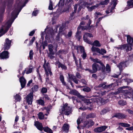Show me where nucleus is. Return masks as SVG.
<instances>
[{"instance_id":"c85d7f7f","label":"nucleus","mask_w":133,"mask_h":133,"mask_svg":"<svg viewBox=\"0 0 133 133\" xmlns=\"http://www.w3.org/2000/svg\"><path fill=\"white\" fill-rule=\"evenodd\" d=\"M125 63L124 62H121L120 63L118 66L120 71L122 70L123 68L125 67Z\"/></svg>"},{"instance_id":"6e6552de","label":"nucleus","mask_w":133,"mask_h":133,"mask_svg":"<svg viewBox=\"0 0 133 133\" xmlns=\"http://www.w3.org/2000/svg\"><path fill=\"white\" fill-rule=\"evenodd\" d=\"M88 37H93V35L91 34L86 33L84 34L83 37V40L85 42L89 44H91V42L87 39Z\"/></svg>"},{"instance_id":"1a4fd4ad","label":"nucleus","mask_w":133,"mask_h":133,"mask_svg":"<svg viewBox=\"0 0 133 133\" xmlns=\"http://www.w3.org/2000/svg\"><path fill=\"white\" fill-rule=\"evenodd\" d=\"M107 128V126H103L95 128L94 130V132H101L104 131Z\"/></svg>"},{"instance_id":"412c9836","label":"nucleus","mask_w":133,"mask_h":133,"mask_svg":"<svg viewBox=\"0 0 133 133\" xmlns=\"http://www.w3.org/2000/svg\"><path fill=\"white\" fill-rule=\"evenodd\" d=\"M112 84H111L110 85H105V83H101V84L98 85V87H102L103 88H110V87H112Z\"/></svg>"},{"instance_id":"a878e982","label":"nucleus","mask_w":133,"mask_h":133,"mask_svg":"<svg viewBox=\"0 0 133 133\" xmlns=\"http://www.w3.org/2000/svg\"><path fill=\"white\" fill-rule=\"evenodd\" d=\"M99 5L98 4H96L95 5H94L91 7H90L89 6H87V8L89 11H91L97 8L98 6Z\"/></svg>"},{"instance_id":"9d476101","label":"nucleus","mask_w":133,"mask_h":133,"mask_svg":"<svg viewBox=\"0 0 133 133\" xmlns=\"http://www.w3.org/2000/svg\"><path fill=\"white\" fill-rule=\"evenodd\" d=\"M33 93L31 92L27 96L26 101L29 104L31 105L33 100Z\"/></svg>"},{"instance_id":"c756f323","label":"nucleus","mask_w":133,"mask_h":133,"mask_svg":"<svg viewBox=\"0 0 133 133\" xmlns=\"http://www.w3.org/2000/svg\"><path fill=\"white\" fill-rule=\"evenodd\" d=\"M48 47L49 50L50 51V53L52 55H54V53L53 51V50L52 49V48H53L52 45L51 44H49L48 45Z\"/></svg>"},{"instance_id":"c9c22d12","label":"nucleus","mask_w":133,"mask_h":133,"mask_svg":"<svg viewBox=\"0 0 133 133\" xmlns=\"http://www.w3.org/2000/svg\"><path fill=\"white\" fill-rule=\"evenodd\" d=\"M36 102L39 104L41 105H44V102L43 100L42 99L37 100Z\"/></svg>"},{"instance_id":"49530a36","label":"nucleus","mask_w":133,"mask_h":133,"mask_svg":"<svg viewBox=\"0 0 133 133\" xmlns=\"http://www.w3.org/2000/svg\"><path fill=\"white\" fill-rule=\"evenodd\" d=\"M91 89L89 87H86L83 89V90L84 91L88 92L90 91Z\"/></svg>"},{"instance_id":"393cba45","label":"nucleus","mask_w":133,"mask_h":133,"mask_svg":"<svg viewBox=\"0 0 133 133\" xmlns=\"http://www.w3.org/2000/svg\"><path fill=\"white\" fill-rule=\"evenodd\" d=\"M69 93L70 94L76 95L78 97H80L81 96L79 93L75 90H71L69 92Z\"/></svg>"},{"instance_id":"4468645a","label":"nucleus","mask_w":133,"mask_h":133,"mask_svg":"<svg viewBox=\"0 0 133 133\" xmlns=\"http://www.w3.org/2000/svg\"><path fill=\"white\" fill-rule=\"evenodd\" d=\"M127 116V115L124 114L122 113H117L115 114L113 116V117H116L119 119H123L125 118Z\"/></svg>"},{"instance_id":"338daca9","label":"nucleus","mask_w":133,"mask_h":133,"mask_svg":"<svg viewBox=\"0 0 133 133\" xmlns=\"http://www.w3.org/2000/svg\"><path fill=\"white\" fill-rule=\"evenodd\" d=\"M100 61L98 59L96 58L94 59V62H96L99 63H100Z\"/></svg>"},{"instance_id":"13d9d810","label":"nucleus","mask_w":133,"mask_h":133,"mask_svg":"<svg viewBox=\"0 0 133 133\" xmlns=\"http://www.w3.org/2000/svg\"><path fill=\"white\" fill-rule=\"evenodd\" d=\"M47 27L45 29V31L42 32L41 33V38H42L43 39L44 38V34L45 33V31H46V30L47 29Z\"/></svg>"},{"instance_id":"39448f33","label":"nucleus","mask_w":133,"mask_h":133,"mask_svg":"<svg viewBox=\"0 0 133 133\" xmlns=\"http://www.w3.org/2000/svg\"><path fill=\"white\" fill-rule=\"evenodd\" d=\"M46 59H44V63L43 64V67L46 72V74L47 76L49 74L51 75L52 74V73L51 71L50 65L48 63H46Z\"/></svg>"},{"instance_id":"5701e85b","label":"nucleus","mask_w":133,"mask_h":133,"mask_svg":"<svg viewBox=\"0 0 133 133\" xmlns=\"http://www.w3.org/2000/svg\"><path fill=\"white\" fill-rule=\"evenodd\" d=\"M69 77V78L72 79V80L76 84H78V80L73 75L68 74Z\"/></svg>"},{"instance_id":"a19ab883","label":"nucleus","mask_w":133,"mask_h":133,"mask_svg":"<svg viewBox=\"0 0 133 133\" xmlns=\"http://www.w3.org/2000/svg\"><path fill=\"white\" fill-rule=\"evenodd\" d=\"M118 103L120 105H124L126 104V102L125 101L123 100H121L118 101Z\"/></svg>"},{"instance_id":"de8ad7c7","label":"nucleus","mask_w":133,"mask_h":133,"mask_svg":"<svg viewBox=\"0 0 133 133\" xmlns=\"http://www.w3.org/2000/svg\"><path fill=\"white\" fill-rule=\"evenodd\" d=\"M106 71L108 72H110L111 71V69L110 66L108 64H107L106 67Z\"/></svg>"},{"instance_id":"7c9ffc66","label":"nucleus","mask_w":133,"mask_h":133,"mask_svg":"<svg viewBox=\"0 0 133 133\" xmlns=\"http://www.w3.org/2000/svg\"><path fill=\"white\" fill-rule=\"evenodd\" d=\"M80 28H81L80 26L78 27L77 29V31L76 35V38H77L79 40L80 39V36L79 35L80 32L79 31V30Z\"/></svg>"},{"instance_id":"e2e57ef3","label":"nucleus","mask_w":133,"mask_h":133,"mask_svg":"<svg viewBox=\"0 0 133 133\" xmlns=\"http://www.w3.org/2000/svg\"><path fill=\"white\" fill-rule=\"evenodd\" d=\"M126 130L129 131L132 130H133V126H131L126 128Z\"/></svg>"},{"instance_id":"69168bd1","label":"nucleus","mask_w":133,"mask_h":133,"mask_svg":"<svg viewBox=\"0 0 133 133\" xmlns=\"http://www.w3.org/2000/svg\"><path fill=\"white\" fill-rule=\"evenodd\" d=\"M35 32V30H33L32 31H31L30 34H29V36H32L34 34V33Z\"/></svg>"},{"instance_id":"0eeeda50","label":"nucleus","mask_w":133,"mask_h":133,"mask_svg":"<svg viewBox=\"0 0 133 133\" xmlns=\"http://www.w3.org/2000/svg\"><path fill=\"white\" fill-rule=\"evenodd\" d=\"M116 48L121 50H125L127 52L130 50L132 49L131 47L129 46L128 44H125L123 45H119Z\"/></svg>"},{"instance_id":"2f4dec72","label":"nucleus","mask_w":133,"mask_h":133,"mask_svg":"<svg viewBox=\"0 0 133 133\" xmlns=\"http://www.w3.org/2000/svg\"><path fill=\"white\" fill-rule=\"evenodd\" d=\"M118 124L123 127H130V126L129 124L123 123H119Z\"/></svg>"},{"instance_id":"4c0bfd02","label":"nucleus","mask_w":133,"mask_h":133,"mask_svg":"<svg viewBox=\"0 0 133 133\" xmlns=\"http://www.w3.org/2000/svg\"><path fill=\"white\" fill-rule=\"evenodd\" d=\"M44 131L46 132H48L49 133H52V131L51 129L48 127H45L43 128Z\"/></svg>"},{"instance_id":"603ef678","label":"nucleus","mask_w":133,"mask_h":133,"mask_svg":"<svg viewBox=\"0 0 133 133\" xmlns=\"http://www.w3.org/2000/svg\"><path fill=\"white\" fill-rule=\"evenodd\" d=\"M33 51L31 50L29 52V57L30 59H32L33 58Z\"/></svg>"},{"instance_id":"79ce46f5","label":"nucleus","mask_w":133,"mask_h":133,"mask_svg":"<svg viewBox=\"0 0 133 133\" xmlns=\"http://www.w3.org/2000/svg\"><path fill=\"white\" fill-rule=\"evenodd\" d=\"M15 99L16 102H17L18 101H19L21 99L20 96L18 94H16L15 96Z\"/></svg>"},{"instance_id":"f8f14e48","label":"nucleus","mask_w":133,"mask_h":133,"mask_svg":"<svg viewBox=\"0 0 133 133\" xmlns=\"http://www.w3.org/2000/svg\"><path fill=\"white\" fill-rule=\"evenodd\" d=\"M11 41L9 40L8 38H7L6 39L4 46L5 50H8L10 48L11 46Z\"/></svg>"},{"instance_id":"4be33fe9","label":"nucleus","mask_w":133,"mask_h":133,"mask_svg":"<svg viewBox=\"0 0 133 133\" xmlns=\"http://www.w3.org/2000/svg\"><path fill=\"white\" fill-rule=\"evenodd\" d=\"M133 7V0H131L130 1H128V5L125 8V10Z\"/></svg>"},{"instance_id":"6e6d98bb","label":"nucleus","mask_w":133,"mask_h":133,"mask_svg":"<svg viewBox=\"0 0 133 133\" xmlns=\"http://www.w3.org/2000/svg\"><path fill=\"white\" fill-rule=\"evenodd\" d=\"M125 81L127 82V84H129L131 82H133V80L130 79H125Z\"/></svg>"},{"instance_id":"aec40b11","label":"nucleus","mask_w":133,"mask_h":133,"mask_svg":"<svg viewBox=\"0 0 133 133\" xmlns=\"http://www.w3.org/2000/svg\"><path fill=\"white\" fill-rule=\"evenodd\" d=\"M127 41L128 44L131 45H133V39L129 35H128L127 36ZM129 46H130L129 45Z\"/></svg>"},{"instance_id":"dca6fc26","label":"nucleus","mask_w":133,"mask_h":133,"mask_svg":"<svg viewBox=\"0 0 133 133\" xmlns=\"http://www.w3.org/2000/svg\"><path fill=\"white\" fill-rule=\"evenodd\" d=\"M19 81L22 87L21 89H22L25 86L26 83V80L24 78L21 77L19 79Z\"/></svg>"},{"instance_id":"72a5a7b5","label":"nucleus","mask_w":133,"mask_h":133,"mask_svg":"<svg viewBox=\"0 0 133 133\" xmlns=\"http://www.w3.org/2000/svg\"><path fill=\"white\" fill-rule=\"evenodd\" d=\"M77 52L78 50H80L81 53L85 52L84 47L82 46H78L77 47Z\"/></svg>"},{"instance_id":"7ed1b4c3","label":"nucleus","mask_w":133,"mask_h":133,"mask_svg":"<svg viewBox=\"0 0 133 133\" xmlns=\"http://www.w3.org/2000/svg\"><path fill=\"white\" fill-rule=\"evenodd\" d=\"M66 33V31L63 30V29L62 27H61L59 29V31L58 34L57 35L56 38V42L58 43L61 44L63 43V40L62 38L59 37V35H65Z\"/></svg>"},{"instance_id":"3c124183","label":"nucleus","mask_w":133,"mask_h":133,"mask_svg":"<svg viewBox=\"0 0 133 133\" xmlns=\"http://www.w3.org/2000/svg\"><path fill=\"white\" fill-rule=\"evenodd\" d=\"M81 118H79L77 120V122L78 124V126L77 127V128L79 130L80 129L79 127V125L81 123Z\"/></svg>"},{"instance_id":"f03ea898","label":"nucleus","mask_w":133,"mask_h":133,"mask_svg":"<svg viewBox=\"0 0 133 133\" xmlns=\"http://www.w3.org/2000/svg\"><path fill=\"white\" fill-rule=\"evenodd\" d=\"M132 93V98L133 99V91L130 87L127 86H124L121 87L118 89L117 91L115 93V94L122 93L123 94V98H130Z\"/></svg>"},{"instance_id":"2eb2a0df","label":"nucleus","mask_w":133,"mask_h":133,"mask_svg":"<svg viewBox=\"0 0 133 133\" xmlns=\"http://www.w3.org/2000/svg\"><path fill=\"white\" fill-rule=\"evenodd\" d=\"M69 128V125L67 124H64L62 128V131L66 133H68Z\"/></svg>"},{"instance_id":"a18cd8bd","label":"nucleus","mask_w":133,"mask_h":133,"mask_svg":"<svg viewBox=\"0 0 133 133\" xmlns=\"http://www.w3.org/2000/svg\"><path fill=\"white\" fill-rule=\"evenodd\" d=\"M88 123V126H89V127L90 126H91L93 125L94 124V123L93 121H92L91 120H90L88 122H87L86 123Z\"/></svg>"},{"instance_id":"ddd939ff","label":"nucleus","mask_w":133,"mask_h":133,"mask_svg":"<svg viewBox=\"0 0 133 133\" xmlns=\"http://www.w3.org/2000/svg\"><path fill=\"white\" fill-rule=\"evenodd\" d=\"M0 57L2 59H7L9 57V53L7 51H4L0 55Z\"/></svg>"},{"instance_id":"37998d69","label":"nucleus","mask_w":133,"mask_h":133,"mask_svg":"<svg viewBox=\"0 0 133 133\" xmlns=\"http://www.w3.org/2000/svg\"><path fill=\"white\" fill-rule=\"evenodd\" d=\"M38 85H35L32 88V90L33 92L36 91L38 90Z\"/></svg>"},{"instance_id":"f3484780","label":"nucleus","mask_w":133,"mask_h":133,"mask_svg":"<svg viewBox=\"0 0 133 133\" xmlns=\"http://www.w3.org/2000/svg\"><path fill=\"white\" fill-rule=\"evenodd\" d=\"M91 23V20L90 19H89L88 23L87 24V26H81L80 27L83 30L87 29H89L91 28L92 27H93V26H90V25Z\"/></svg>"},{"instance_id":"052dcab7","label":"nucleus","mask_w":133,"mask_h":133,"mask_svg":"<svg viewBox=\"0 0 133 133\" xmlns=\"http://www.w3.org/2000/svg\"><path fill=\"white\" fill-rule=\"evenodd\" d=\"M76 76L78 78L80 79L81 77V76L80 75L78 72L76 73Z\"/></svg>"},{"instance_id":"473e14b6","label":"nucleus","mask_w":133,"mask_h":133,"mask_svg":"<svg viewBox=\"0 0 133 133\" xmlns=\"http://www.w3.org/2000/svg\"><path fill=\"white\" fill-rule=\"evenodd\" d=\"M77 52L78 50H80L81 53L85 52L84 47L82 46H78L77 47Z\"/></svg>"},{"instance_id":"ea45409f","label":"nucleus","mask_w":133,"mask_h":133,"mask_svg":"<svg viewBox=\"0 0 133 133\" xmlns=\"http://www.w3.org/2000/svg\"><path fill=\"white\" fill-rule=\"evenodd\" d=\"M60 79L63 84L64 85H65L66 83L64 81V78L63 76L62 75H60Z\"/></svg>"},{"instance_id":"9b49d317","label":"nucleus","mask_w":133,"mask_h":133,"mask_svg":"<svg viewBox=\"0 0 133 133\" xmlns=\"http://www.w3.org/2000/svg\"><path fill=\"white\" fill-rule=\"evenodd\" d=\"M92 70H89V71L92 73L96 72L97 70L99 69V67L98 65L96 63H94L92 65Z\"/></svg>"},{"instance_id":"e433bc0d","label":"nucleus","mask_w":133,"mask_h":133,"mask_svg":"<svg viewBox=\"0 0 133 133\" xmlns=\"http://www.w3.org/2000/svg\"><path fill=\"white\" fill-rule=\"evenodd\" d=\"M58 67L59 68L61 67L62 69L66 70L67 69V67L66 66L59 63L58 64Z\"/></svg>"},{"instance_id":"cd10ccee","label":"nucleus","mask_w":133,"mask_h":133,"mask_svg":"<svg viewBox=\"0 0 133 133\" xmlns=\"http://www.w3.org/2000/svg\"><path fill=\"white\" fill-rule=\"evenodd\" d=\"M93 46H95L97 47H100L101 46V44L99 43V41L97 40L94 41L93 43L91 42V44H90Z\"/></svg>"},{"instance_id":"4d7b16f0","label":"nucleus","mask_w":133,"mask_h":133,"mask_svg":"<svg viewBox=\"0 0 133 133\" xmlns=\"http://www.w3.org/2000/svg\"><path fill=\"white\" fill-rule=\"evenodd\" d=\"M35 38L34 37L32 38V39L30 41L29 43V45H32L33 42H34V41L35 40Z\"/></svg>"},{"instance_id":"bf43d9fd","label":"nucleus","mask_w":133,"mask_h":133,"mask_svg":"<svg viewBox=\"0 0 133 133\" xmlns=\"http://www.w3.org/2000/svg\"><path fill=\"white\" fill-rule=\"evenodd\" d=\"M38 12V11L37 10L33 11L32 13V15L36 16Z\"/></svg>"},{"instance_id":"774afa93","label":"nucleus","mask_w":133,"mask_h":133,"mask_svg":"<svg viewBox=\"0 0 133 133\" xmlns=\"http://www.w3.org/2000/svg\"><path fill=\"white\" fill-rule=\"evenodd\" d=\"M44 98L46 100H49L50 99V98L47 95H45Z\"/></svg>"},{"instance_id":"f257e3e1","label":"nucleus","mask_w":133,"mask_h":133,"mask_svg":"<svg viewBox=\"0 0 133 133\" xmlns=\"http://www.w3.org/2000/svg\"><path fill=\"white\" fill-rule=\"evenodd\" d=\"M21 10V9L18 12V8H17L15 9L14 11L12 13V19L14 18H14L12 21V19H10L3 26L0 30V37L5 34L7 31L9 29L11 26L12 23L14 22V20L17 17V15L19 12Z\"/></svg>"},{"instance_id":"6ab92c4d","label":"nucleus","mask_w":133,"mask_h":133,"mask_svg":"<svg viewBox=\"0 0 133 133\" xmlns=\"http://www.w3.org/2000/svg\"><path fill=\"white\" fill-rule=\"evenodd\" d=\"M35 125L39 130L41 131L43 130V128L41 123L38 122H36L35 123Z\"/></svg>"},{"instance_id":"864d4df0","label":"nucleus","mask_w":133,"mask_h":133,"mask_svg":"<svg viewBox=\"0 0 133 133\" xmlns=\"http://www.w3.org/2000/svg\"><path fill=\"white\" fill-rule=\"evenodd\" d=\"M82 54L81 55V56L82 57L83 59H85L87 57V54L85 52H84L82 53Z\"/></svg>"},{"instance_id":"f704fd0d","label":"nucleus","mask_w":133,"mask_h":133,"mask_svg":"<svg viewBox=\"0 0 133 133\" xmlns=\"http://www.w3.org/2000/svg\"><path fill=\"white\" fill-rule=\"evenodd\" d=\"M91 50L93 52H96L98 53L99 50V49L98 48L94 47V46H93L91 48Z\"/></svg>"},{"instance_id":"bb28decb","label":"nucleus","mask_w":133,"mask_h":133,"mask_svg":"<svg viewBox=\"0 0 133 133\" xmlns=\"http://www.w3.org/2000/svg\"><path fill=\"white\" fill-rule=\"evenodd\" d=\"M47 114H45L44 115H43L42 112H40L38 114V116L39 118L41 119H46L47 117H44V116H47Z\"/></svg>"},{"instance_id":"b1692460","label":"nucleus","mask_w":133,"mask_h":133,"mask_svg":"<svg viewBox=\"0 0 133 133\" xmlns=\"http://www.w3.org/2000/svg\"><path fill=\"white\" fill-rule=\"evenodd\" d=\"M53 32V30L51 28L49 29L47 33L46 34L45 38H47L50 36H51Z\"/></svg>"},{"instance_id":"20e7f679","label":"nucleus","mask_w":133,"mask_h":133,"mask_svg":"<svg viewBox=\"0 0 133 133\" xmlns=\"http://www.w3.org/2000/svg\"><path fill=\"white\" fill-rule=\"evenodd\" d=\"M68 104L66 103L61 108V112L64 113L66 115H68L71 112V108L68 106Z\"/></svg>"},{"instance_id":"c03bdc74","label":"nucleus","mask_w":133,"mask_h":133,"mask_svg":"<svg viewBox=\"0 0 133 133\" xmlns=\"http://www.w3.org/2000/svg\"><path fill=\"white\" fill-rule=\"evenodd\" d=\"M95 116V114L93 113L90 114L88 115L87 117V118H94Z\"/></svg>"},{"instance_id":"680f3d73","label":"nucleus","mask_w":133,"mask_h":133,"mask_svg":"<svg viewBox=\"0 0 133 133\" xmlns=\"http://www.w3.org/2000/svg\"><path fill=\"white\" fill-rule=\"evenodd\" d=\"M101 98H98L96 99V100L97 101V103H98L99 102L101 103Z\"/></svg>"},{"instance_id":"8fccbe9b","label":"nucleus","mask_w":133,"mask_h":133,"mask_svg":"<svg viewBox=\"0 0 133 133\" xmlns=\"http://www.w3.org/2000/svg\"><path fill=\"white\" fill-rule=\"evenodd\" d=\"M53 9L52 3L51 0L50 1L49 5V9L50 10H52Z\"/></svg>"},{"instance_id":"423d86ee","label":"nucleus","mask_w":133,"mask_h":133,"mask_svg":"<svg viewBox=\"0 0 133 133\" xmlns=\"http://www.w3.org/2000/svg\"><path fill=\"white\" fill-rule=\"evenodd\" d=\"M112 3L113 4L112 7L109 8L106 11V12L107 14H109L110 13H112L114 11V9L117 4V0H112Z\"/></svg>"},{"instance_id":"58836bf2","label":"nucleus","mask_w":133,"mask_h":133,"mask_svg":"<svg viewBox=\"0 0 133 133\" xmlns=\"http://www.w3.org/2000/svg\"><path fill=\"white\" fill-rule=\"evenodd\" d=\"M98 53L102 55H103L104 54L106 53V51L103 49H102L101 50L99 49Z\"/></svg>"},{"instance_id":"5fc2aeb1","label":"nucleus","mask_w":133,"mask_h":133,"mask_svg":"<svg viewBox=\"0 0 133 133\" xmlns=\"http://www.w3.org/2000/svg\"><path fill=\"white\" fill-rule=\"evenodd\" d=\"M47 89L45 88H43L41 90V92L42 93H45L47 92Z\"/></svg>"},{"instance_id":"a211bd4d","label":"nucleus","mask_w":133,"mask_h":133,"mask_svg":"<svg viewBox=\"0 0 133 133\" xmlns=\"http://www.w3.org/2000/svg\"><path fill=\"white\" fill-rule=\"evenodd\" d=\"M33 69V68L32 67H31L26 68L24 70L23 72V75H24L25 73H26V74H28L31 73L32 72Z\"/></svg>"},{"instance_id":"0e129e2a","label":"nucleus","mask_w":133,"mask_h":133,"mask_svg":"<svg viewBox=\"0 0 133 133\" xmlns=\"http://www.w3.org/2000/svg\"><path fill=\"white\" fill-rule=\"evenodd\" d=\"M72 32L71 31H70L68 33L67 36L68 37H70L72 35Z\"/></svg>"},{"instance_id":"09e8293b","label":"nucleus","mask_w":133,"mask_h":133,"mask_svg":"<svg viewBox=\"0 0 133 133\" xmlns=\"http://www.w3.org/2000/svg\"><path fill=\"white\" fill-rule=\"evenodd\" d=\"M108 111V110L106 109L102 110L100 112V114L102 115H104L106 114Z\"/></svg>"}]
</instances>
